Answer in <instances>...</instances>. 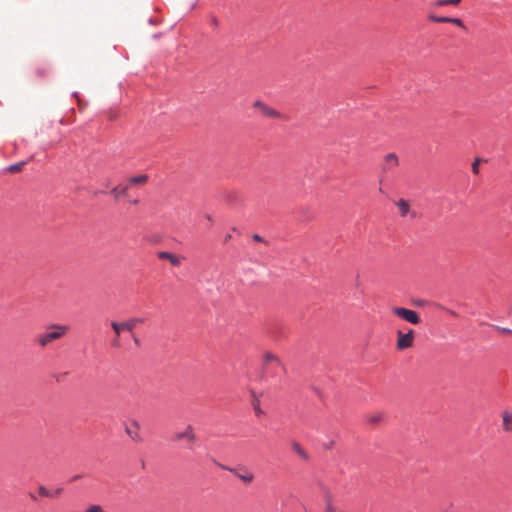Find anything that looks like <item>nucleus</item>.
Segmentation results:
<instances>
[{
  "label": "nucleus",
  "mask_w": 512,
  "mask_h": 512,
  "mask_svg": "<svg viewBox=\"0 0 512 512\" xmlns=\"http://www.w3.org/2000/svg\"><path fill=\"white\" fill-rule=\"evenodd\" d=\"M66 331V326L51 325L50 327H48L47 331L37 335V341L41 347H45L54 340L61 338Z\"/></svg>",
  "instance_id": "f257e3e1"
},
{
  "label": "nucleus",
  "mask_w": 512,
  "mask_h": 512,
  "mask_svg": "<svg viewBox=\"0 0 512 512\" xmlns=\"http://www.w3.org/2000/svg\"><path fill=\"white\" fill-rule=\"evenodd\" d=\"M143 322H144L143 318L133 317L124 322L113 321V322H111V327L114 330L115 334L117 336H120V334L123 330L132 332L138 324H141Z\"/></svg>",
  "instance_id": "f03ea898"
},
{
  "label": "nucleus",
  "mask_w": 512,
  "mask_h": 512,
  "mask_svg": "<svg viewBox=\"0 0 512 512\" xmlns=\"http://www.w3.org/2000/svg\"><path fill=\"white\" fill-rule=\"evenodd\" d=\"M392 312L410 324L417 325L421 322L419 314L414 310L403 307H393Z\"/></svg>",
  "instance_id": "7ed1b4c3"
},
{
  "label": "nucleus",
  "mask_w": 512,
  "mask_h": 512,
  "mask_svg": "<svg viewBox=\"0 0 512 512\" xmlns=\"http://www.w3.org/2000/svg\"><path fill=\"white\" fill-rule=\"evenodd\" d=\"M397 343L396 348L400 351L408 349L413 346L414 343V331L412 329L408 330V332L403 333L402 331H397Z\"/></svg>",
  "instance_id": "20e7f679"
},
{
  "label": "nucleus",
  "mask_w": 512,
  "mask_h": 512,
  "mask_svg": "<svg viewBox=\"0 0 512 512\" xmlns=\"http://www.w3.org/2000/svg\"><path fill=\"white\" fill-rule=\"evenodd\" d=\"M125 432L135 443H141L143 441L140 435V424L136 419H131L129 422L125 423Z\"/></svg>",
  "instance_id": "39448f33"
},
{
  "label": "nucleus",
  "mask_w": 512,
  "mask_h": 512,
  "mask_svg": "<svg viewBox=\"0 0 512 512\" xmlns=\"http://www.w3.org/2000/svg\"><path fill=\"white\" fill-rule=\"evenodd\" d=\"M253 107L255 109H258L261 112V114L266 116V117L278 118L280 116V114L275 109H273L272 107L266 105L262 101H259V100L255 101L253 103Z\"/></svg>",
  "instance_id": "423d86ee"
},
{
  "label": "nucleus",
  "mask_w": 512,
  "mask_h": 512,
  "mask_svg": "<svg viewBox=\"0 0 512 512\" xmlns=\"http://www.w3.org/2000/svg\"><path fill=\"white\" fill-rule=\"evenodd\" d=\"M157 257L162 260H168L174 267L180 266L183 260V257L168 251L157 252Z\"/></svg>",
  "instance_id": "0eeeda50"
},
{
  "label": "nucleus",
  "mask_w": 512,
  "mask_h": 512,
  "mask_svg": "<svg viewBox=\"0 0 512 512\" xmlns=\"http://www.w3.org/2000/svg\"><path fill=\"white\" fill-rule=\"evenodd\" d=\"M399 164L398 156L395 153H388L384 157V167L385 171L391 170L397 167Z\"/></svg>",
  "instance_id": "6e6552de"
},
{
  "label": "nucleus",
  "mask_w": 512,
  "mask_h": 512,
  "mask_svg": "<svg viewBox=\"0 0 512 512\" xmlns=\"http://www.w3.org/2000/svg\"><path fill=\"white\" fill-rule=\"evenodd\" d=\"M220 467L223 468V469H228L230 472L234 473L244 483H251L253 481V479H254V475L250 471H245L243 474H240L234 468H226L223 465H220Z\"/></svg>",
  "instance_id": "1a4fd4ad"
},
{
  "label": "nucleus",
  "mask_w": 512,
  "mask_h": 512,
  "mask_svg": "<svg viewBox=\"0 0 512 512\" xmlns=\"http://www.w3.org/2000/svg\"><path fill=\"white\" fill-rule=\"evenodd\" d=\"M183 439H186L188 442L192 441V427L191 425H188L185 431L183 432H177L172 436V441H181Z\"/></svg>",
  "instance_id": "9d476101"
},
{
  "label": "nucleus",
  "mask_w": 512,
  "mask_h": 512,
  "mask_svg": "<svg viewBox=\"0 0 512 512\" xmlns=\"http://www.w3.org/2000/svg\"><path fill=\"white\" fill-rule=\"evenodd\" d=\"M502 429L506 433L512 432V413L508 411L502 412Z\"/></svg>",
  "instance_id": "9b49d317"
},
{
  "label": "nucleus",
  "mask_w": 512,
  "mask_h": 512,
  "mask_svg": "<svg viewBox=\"0 0 512 512\" xmlns=\"http://www.w3.org/2000/svg\"><path fill=\"white\" fill-rule=\"evenodd\" d=\"M263 360L265 365L274 364L278 367L284 368L280 359L271 352H266L263 356Z\"/></svg>",
  "instance_id": "f8f14e48"
},
{
  "label": "nucleus",
  "mask_w": 512,
  "mask_h": 512,
  "mask_svg": "<svg viewBox=\"0 0 512 512\" xmlns=\"http://www.w3.org/2000/svg\"><path fill=\"white\" fill-rule=\"evenodd\" d=\"M324 512H346V511L343 510L342 508H340L339 506H336L333 503L332 497L330 495H326Z\"/></svg>",
  "instance_id": "ddd939ff"
},
{
  "label": "nucleus",
  "mask_w": 512,
  "mask_h": 512,
  "mask_svg": "<svg viewBox=\"0 0 512 512\" xmlns=\"http://www.w3.org/2000/svg\"><path fill=\"white\" fill-rule=\"evenodd\" d=\"M148 181V176L143 174V175H137V176H133L131 178L128 179V187L130 185H137V184H145L146 182Z\"/></svg>",
  "instance_id": "4468645a"
},
{
  "label": "nucleus",
  "mask_w": 512,
  "mask_h": 512,
  "mask_svg": "<svg viewBox=\"0 0 512 512\" xmlns=\"http://www.w3.org/2000/svg\"><path fill=\"white\" fill-rule=\"evenodd\" d=\"M128 185L127 184H119L117 185L116 187H114L112 190H111V194L115 197V198H119L120 196L122 195H125L127 190H128Z\"/></svg>",
  "instance_id": "2eb2a0df"
},
{
  "label": "nucleus",
  "mask_w": 512,
  "mask_h": 512,
  "mask_svg": "<svg viewBox=\"0 0 512 512\" xmlns=\"http://www.w3.org/2000/svg\"><path fill=\"white\" fill-rule=\"evenodd\" d=\"M397 207L399 208L400 210V213H401V216H406L409 211H410V206H409V203L404 200V199H400L397 203H396Z\"/></svg>",
  "instance_id": "dca6fc26"
},
{
  "label": "nucleus",
  "mask_w": 512,
  "mask_h": 512,
  "mask_svg": "<svg viewBox=\"0 0 512 512\" xmlns=\"http://www.w3.org/2000/svg\"><path fill=\"white\" fill-rule=\"evenodd\" d=\"M384 414L381 412L371 414L367 416V421L369 424L376 425L383 421Z\"/></svg>",
  "instance_id": "f3484780"
},
{
  "label": "nucleus",
  "mask_w": 512,
  "mask_h": 512,
  "mask_svg": "<svg viewBox=\"0 0 512 512\" xmlns=\"http://www.w3.org/2000/svg\"><path fill=\"white\" fill-rule=\"evenodd\" d=\"M292 448L302 459H308V453L303 449V447L299 443L294 442L292 444Z\"/></svg>",
  "instance_id": "a211bd4d"
},
{
  "label": "nucleus",
  "mask_w": 512,
  "mask_h": 512,
  "mask_svg": "<svg viewBox=\"0 0 512 512\" xmlns=\"http://www.w3.org/2000/svg\"><path fill=\"white\" fill-rule=\"evenodd\" d=\"M62 489H57L55 493H51L48 489H46L44 486H40L38 489L39 495L42 497H54L55 495L60 494Z\"/></svg>",
  "instance_id": "6ab92c4d"
},
{
  "label": "nucleus",
  "mask_w": 512,
  "mask_h": 512,
  "mask_svg": "<svg viewBox=\"0 0 512 512\" xmlns=\"http://www.w3.org/2000/svg\"><path fill=\"white\" fill-rule=\"evenodd\" d=\"M25 164H26L25 161H20V162H17L15 164L8 166L5 170L8 172L16 173V172L21 171Z\"/></svg>",
  "instance_id": "aec40b11"
},
{
  "label": "nucleus",
  "mask_w": 512,
  "mask_h": 512,
  "mask_svg": "<svg viewBox=\"0 0 512 512\" xmlns=\"http://www.w3.org/2000/svg\"><path fill=\"white\" fill-rule=\"evenodd\" d=\"M461 0H437L433 3L435 7L445 6V5H458Z\"/></svg>",
  "instance_id": "412c9836"
},
{
  "label": "nucleus",
  "mask_w": 512,
  "mask_h": 512,
  "mask_svg": "<svg viewBox=\"0 0 512 512\" xmlns=\"http://www.w3.org/2000/svg\"><path fill=\"white\" fill-rule=\"evenodd\" d=\"M252 406L256 412L257 415H261L263 413L262 409L260 408V401L259 399L253 394V400H252Z\"/></svg>",
  "instance_id": "4be33fe9"
},
{
  "label": "nucleus",
  "mask_w": 512,
  "mask_h": 512,
  "mask_svg": "<svg viewBox=\"0 0 512 512\" xmlns=\"http://www.w3.org/2000/svg\"><path fill=\"white\" fill-rule=\"evenodd\" d=\"M449 23L455 24L458 27L465 29V25H464L463 21L459 18H449Z\"/></svg>",
  "instance_id": "5701e85b"
},
{
  "label": "nucleus",
  "mask_w": 512,
  "mask_h": 512,
  "mask_svg": "<svg viewBox=\"0 0 512 512\" xmlns=\"http://www.w3.org/2000/svg\"><path fill=\"white\" fill-rule=\"evenodd\" d=\"M479 162L480 160L479 159H476L473 164H472V170L475 174H478L479 172Z\"/></svg>",
  "instance_id": "b1692460"
},
{
  "label": "nucleus",
  "mask_w": 512,
  "mask_h": 512,
  "mask_svg": "<svg viewBox=\"0 0 512 512\" xmlns=\"http://www.w3.org/2000/svg\"><path fill=\"white\" fill-rule=\"evenodd\" d=\"M496 329L501 333L512 334V330L509 328L496 327Z\"/></svg>",
  "instance_id": "393cba45"
},
{
  "label": "nucleus",
  "mask_w": 512,
  "mask_h": 512,
  "mask_svg": "<svg viewBox=\"0 0 512 512\" xmlns=\"http://www.w3.org/2000/svg\"><path fill=\"white\" fill-rule=\"evenodd\" d=\"M450 17H438L437 23H449Z\"/></svg>",
  "instance_id": "a878e982"
},
{
  "label": "nucleus",
  "mask_w": 512,
  "mask_h": 512,
  "mask_svg": "<svg viewBox=\"0 0 512 512\" xmlns=\"http://www.w3.org/2000/svg\"><path fill=\"white\" fill-rule=\"evenodd\" d=\"M205 219L208 221V224H209L208 226H211L213 224V218H212L211 214L207 213L205 215Z\"/></svg>",
  "instance_id": "bb28decb"
},
{
  "label": "nucleus",
  "mask_w": 512,
  "mask_h": 512,
  "mask_svg": "<svg viewBox=\"0 0 512 512\" xmlns=\"http://www.w3.org/2000/svg\"><path fill=\"white\" fill-rule=\"evenodd\" d=\"M119 336L116 335V338L112 341V345L114 347H119L120 346V343H119V339H118Z\"/></svg>",
  "instance_id": "cd10ccee"
},
{
  "label": "nucleus",
  "mask_w": 512,
  "mask_h": 512,
  "mask_svg": "<svg viewBox=\"0 0 512 512\" xmlns=\"http://www.w3.org/2000/svg\"><path fill=\"white\" fill-rule=\"evenodd\" d=\"M253 239H254L255 241H258V242L263 241L262 237H261L260 235H258V234H254V235H253Z\"/></svg>",
  "instance_id": "c85d7f7f"
},
{
  "label": "nucleus",
  "mask_w": 512,
  "mask_h": 512,
  "mask_svg": "<svg viewBox=\"0 0 512 512\" xmlns=\"http://www.w3.org/2000/svg\"><path fill=\"white\" fill-rule=\"evenodd\" d=\"M132 339L137 346L140 344V341L136 335L132 334Z\"/></svg>",
  "instance_id": "c756f323"
},
{
  "label": "nucleus",
  "mask_w": 512,
  "mask_h": 512,
  "mask_svg": "<svg viewBox=\"0 0 512 512\" xmlns=\"http://www.w3.org/2000/svg\"><path fill=\"white\" fill-rule=\"evenodd\" d=\"M429 19L433 22H436L437 23V19H438V16H435V15H430L429 16Z\"/></svg>",
  "instance_id": "7c9ffc66"
},
{
  "label": "nucleus",
  "mask_w": 512,
  "mask_h": 512,
  "mask_svg": "<svg viewBox=\"0 0 512 512\" xmlns=\"http://www.w3.org/2000/svg\"><path fill=\"white\" fill-rule=\"evenodd\" d=\"M230 239H231V235H230V234H228V235H226V236H225L224 241H225V242H227V241H229Z\"/></svg>",
  "instance_id": "2f4dec72"
},
{
  "label": "nucleus",
  "mask_w": 512,
  "mask_h": 512,
  "mask_svg": "<svg viewBox=\"0 0 512 512\" xmlns=\"http://www.w3.org/2000/svg\"><path fill=\"white\" fill-rule=\"evenodd\" d=\"M30 497H31L32 499H34V500L36 499V498H35V496H34L32 493L30 494Z\"/></svg>",
  "instance_id": "473e14b6"
}]
</instances>
